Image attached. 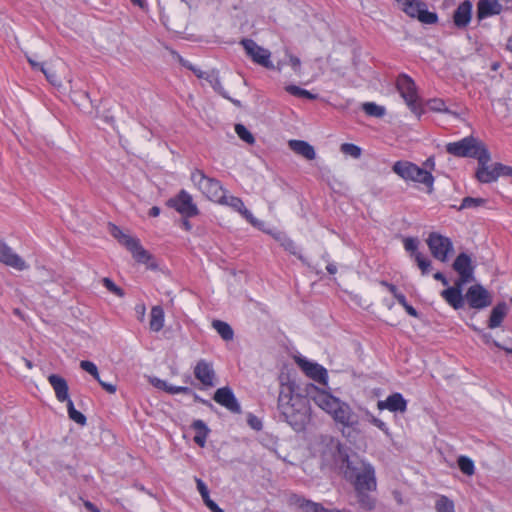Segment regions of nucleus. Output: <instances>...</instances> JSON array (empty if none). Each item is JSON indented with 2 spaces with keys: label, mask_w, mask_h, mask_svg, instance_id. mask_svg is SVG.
Segmentation results:
<instances>
[{
  "label": "nucleus",
  "mask_w": 512,
  "mask_h": 512,
  "mask_svg": "<svg viewBox=\"0 0 512 512\" xmlns=\"http://www.w3.org/2000/svg\"><path fill=\"white\" fill-rule=\"evenodd\" d=\"M341 152L344 154H348L353 158H359L362 154V149L360 146L354 143H343L340 148Z\"/></svg>",
  "instance_id": "obj_47"
},
{
  "label": "nucleus",
  "mask_w": 512,
  "mask_h": 512,
  "mask_svg": "<svg viewBox=\"0 0 512 512\" xmlns=\"http://www.w3.org/2000/svg\"><path fill=\"white\" fill-rule=\"evenodd\" d=\"M213 400L226 408L228 411L234 414L241 413V405L239 400L237 399L233 389L230 386H223L218 388L214 395Z\"/></svg>",
  "instance_id": "obj_15"
},
{
  "label": "nucleus",
  "mask_w": 512,
  "mask_h": 512,
  "mask_svg": "<svg viewBox=\"0 0 512 512\" xmlns=\"http://www.w3.org/2000/svg\"><path fill=\"white\" fill-rule=\"evenodd\" d=\"M458 466L465 475L471 476L474 474L475 466L474 462L470 458L466 456L459 457Z\"/></svg>",
  "instance_id": "obj_46"
},
{
  "label": "nucleus",
  "mask_w": 512,
  "mask_h": 512,
  "mask_svg": "<svg viewBox=\"0 0 512 512\" xmlns=\"http://www.w3.org/2000/svg\"><path fill=\"white\" fill-rule=\"evenodd\" d=\"M166 206L175 209L184 218H193L200 213L192 195L185 189H181L175 196L169 198Z\"/></svg>",
  "instance_id": "obj_9"
},
{
  "label": "nucleus",
  "mask_w": 512,
  "mask_h": 512,
  "mask_svg": "<svg viewBox=\"0 0 512 512\" xmlns=\"http://www.w3.org/2000/svg\"><path fill=\"white\" fill-rule=\"evenodd\" d=\"M469 306L473 309H483L491 305L492 296L490 292L480 284L470 286L463 297Z\"/></svg>",
  "instance_id": "obj_13"
},
{
  "label": "nucleus",
  "mask_w": 512,
  "mask_h": 512,
  "mask_svg": "<svg viewBox=\"0 0 512 512\" xmlns=\"http://www.w3.org/2000/svg\"><path fill=\"white\" fill-rule=\"evenodd\" d=\"M502 9L498 0H480L478 3V17L486 18L499 14Z\"/></svg>",
  "instance_id": "obj_26"
},
{
  "label": "nucleus",
  "mask_w": 512,
  "mask_h": 512,
  "mask_svg": "<svg viewBox=\"0 0 512 512\" xmlns=\"http://www.w3.org/2000/svg\"><path fill=\"white\" fill-rule=\"evenodd\" d=\"M507 313V307L504 303L496 305L490 315L489 319V327L490 328H497L501 325L504 317Z\"/></svg>",
  "instance_id": "obj_34"
},
{
  "label": "nucleus",
  "mask_w": 512,
  "mask_h": 512,
  "mask_svg": "<svg viewBox=\"0 0 512 512\" xmlns=\"http://www.w3.org/2000/svg\"><path fill=\"white\" fill-rule=\"evenodd\" d=\"M83 503L85 508L90 512H102L94 503L89 500H85Z\"/></svg>",
  "instance_id": "obj_64"
},
{
  "label": "nucleus",
  "mask_w": 512,
  "mask_h": 512,
  "mask_svg": "<svg viewBox=\"0 0 512 512\" xmlns=\"http://www.w3.org/2000/svg\"><path fill=\"white\" fill-rule=\"evenodd\" d=\"M288 144L290 149L307 160H314L316 158V151L309 142L305 140L292 139Z\"/></svg>",
  "instance_id": "obj_23"
},
{
  "label": "nucleus",
  "mask_w": 512,
  "mask_h": 512,
  "mask_svg": "<svg viewBox=\"0 0 512 512\" xmlns=\"http://www.w3.org/2000/svg\"><path fill=\"white\" fill-rule=\"evenodd\" d=\"M282 246L285 251L289 252L291 255L297 257L301 261V263L313 271L315 274L322 276L323 271L318 269L317 266L312 265L308 259L302 254L301 249L296 245V243L291 238H286L282 242Z\"/></svg>",
  "instance_id": "obj_21"
},
{
  "label": "nucleus",
  "mask_w": 512,
  "mask_h": 512,
  "mask_svg": "<svg viewBox=\"0 0 512 512\" xmlns=\"http://www.w3.org/2000/svg\"><path fill=\"white\" fill-rule=\"evenodd\" d=\"M430 108L436 111H448L446 104L443 100L433 99L429 102Z\"/></svg>",
  "instance_id": "obj_54"
},
{
  "label": "nucleus",
  "mask_w": 512,
  "mask_h": 512,
  "mask_svg": "<svg viewBox=\"0 0 512 512\" xmlns=\"http://www.w3.org/2000/svg\"><path fill=\"white\" fill-rule=\"evenodd\" d=\"M26 59L33 71H41L42 73H46V66L44 62H37L29 55H26Z\"/></svg>",
  "instance_id": "obj_52"
},
{
  "label": "nucleus",
  "mask_w": 512,
  "mask_h": 512,
  "mask_svg": "<svg viewBox=\"0 0 512 512\" xmlns=\"http://www.w3.org/2000/svg\"><path fill=\"white\" fill-rule=\"evenodd\" d=\"M151 384H152L155 388H157V389H159V390H162V391H164V392H166V389H167V387H168V385H169V383H168L166 380H163V379L158 378V377H154V378H152V379H151Z\"/></svg>",
  "instance_id": "obj_55"
},
{
  "label": "nucleus",
  "mask_w": 512,
  "mask_h": 512,
  "mask_svg": "<svg viewBox=\"0 0 512 512\" xmlns=\"http://www.w3.org/2000/svg\"><path fill=\"white\" fill-rule=\"evenodd\" d=\"M415 19L420 21L422 24L433 25L438 22V15L436 12L430 11L427 4L423 1L422 4H420V8Z\"/></svg>",
  "instance_id": "obj_31"
},
{
  "label": "nucleus",
  "mask_w": 512,
  "mask_h": 512,
  "mask_svg": "<svg viewBox=\"0 0 512 512\" xmlns=\"http://www.w3.org/2000/svg\"><path fill=\"white\" fill-rule=\"evenodd\" d=\"M402 307L405 309L406 313L409 316L414 318H420L421 314L419 313V311L416 308H414L409 302H407Z\"/></svg>",
  "instance_id": "obj_60"
},
{
  "label": "nucleus",
  "mask_w": 512,
  "mask_h": 512,
  "mask_svg": "<svg viewBox=\"0 0 512 512\" xmlns=\"http://www.w3.org/2000/svg\"><path fill=\"white\" fill-rule=\"evenodd\" d=\"M433 278L440 281L444 286H448V275L445 273L438 271L433 274Z\"/></svg>",
  "instance_id": "obj_62"
},
{
  "label": "nucleus",
  "mask_w": 512,
  "mask_h": 512,
  "mask_svg": "<svg viewBox=\"0 0 512 512\" xmlns=\"http://www.w3.org/2000/svg\"><path fill=\"white\" fill-rule=\"evenodd\" d=\"M205 80L210 84V86L217 94H219L221 97H227V91L224 89L221 83V78L217 69H212L210 72H207Z\"/></svg>",
  "instance_id": "obj_32"
},
{
  "label": "nucleus",
  "mask_w": 512,
  "mask_h": 512,
  "mask_svg": "<svg viewBox=\"0 0 512 512\" xmlns=\"http://www.w3.org/2000/svg\"><path fill=\"white\" fill-rule=\"evenodd\" d=\"M219 204L230 206L239 213H241L242 210L246 207L240 197L233 195L227 196V194H225V202H220Z\"/></svg>",
  "instance_id": "obj_45"
},
{
  "label": "nucleus",
  "mask_w": 512,
  "mask_h": 512,
  "mask_svg": "<svg viewBox=\"0 0 512 512\" xmlns=\"http://www.w3.org/2000/svg\"><path fill=\"white\" fill-rule=\"evenodd\" d=\"M247 423L255 431H260L263 428L262 420L252 413L248 414Z\"/></svg>",
  "instance_id": "obj_51"
},
{
  "label": "nucleus",
  "mask_w": 512,
  "mask_h": 512,
  "mask_svg": "<svg viewBox=\"0 0 512 512\" xmlns=\"http://www.w3.org/2000/svg\"><path fill=\"white\" fill-rule=\"evenodd\" d=\"M124 247L131 253L137 263L146 265L147 269L152 271L158 269V263L154 255L143 247L137 237H126Z\"/></svg>",
  "instance_id": "obj_10"
},
{
  "label": "nucleus",
  "mask_w": 512,
  "mask_h": 512,
  "mask_svg": "<svg viewBox=\"0 0 512 512\" xmlns=\"http://www.w3.org/2000/svg\"><path fill=\"white\" fill-rule=\"evenodd\" d=\"M278 410L291 428L296 432L304 431L308 423V407L300 394L294 393L293 384H287L280 390Z\"/></svg>",
  "instance_id": "obj_2"
},
{
  "label": "nucleus",
  "mask_w": 512,
  "mask_h": 512,
  "mask_svg": "<svg viewBox=\"0 0 512 512\" xmlns=\"http://www.w3.org/2000/svg\"><path fill=\"white\" fill-rule=\"evenodd\" d=\"M362 108L365 114L370 117L381 118L386 114V108L375 102H365Z\"/></svg>",
  "instance_id": "obj_37"
},
{
  "label": "nucleus",
  "mask_w": 512,
  "mask_h": 512,
  "mask_svg": "<svg viewBox=\"0 0 512 512\" xmlns=\"http://www.w3.org/2000/svg\"><path fill=\"white\" fill-rule=\"evenodd\" d=\"M235 132L238 135V137L245 143L250 144V145L255 143L254 135L251 133V131L245 125L236 124Z\"/></svg>",
  "instance_id": "obj_40"
},
{
  "label": "nucleus",
  "mask_w": 512,
  "mask_h": 512,
  "mask_svg": "<svg viewBox=\"0 0 512 512\" xmlns=\"http://www.w3.org/2000/svg\"><path fill=\"white\" fill-rule=\"evenodd\" d=\"M48 382L52 386L55 396L59 402H67L70 400L69 386L67 380L58 374H50Z\"/></svg>",
  "instance_id": "obj_20"
},
{
  "label": "nucleus",
  "mask_w": 512,
  "mask_h": 512,
  "mask_svg": "<svg viewBox=\"0 0 512 512\" xmlns=\"http://www.w3.org/2000/svg\"><path fill=\"white\" fill-rule=\"evenodd\" d=\"M285 90L295 96V97H299V98H305V99H308V100H315L317 98V95L310 92L309 90L307 89H304L300 86H297L295 84H289L285 87Z\"/></svg>",
  "instance_id": "obj_36"
},
{
  "label": "nucleus",
  "mask_w": 512,
  "mask_h": 512,
  "mask_svg": "<svg viewBox=\"0 0 512 512\" xmlns=\"http://www.w3.org/2000/svg\"><path fill=\"white\" fill-rule=\"evenodd\" d=\"M379 410H388L393 413H404L408 408V401L402 393L394 392L387 396L385 400H380L377 403Z\"/></svg>",
  "instance_id": "obj_18"
},
{
  "label": "nucleus",
  "mask_w": 512,
  "mask_h": 512,
  "mask_svg": "<svg viewBox=\"0 0 512 512\" xmlns=\"http://www.w3.org/2000/svg\"><path fill=\"white\" fill-rule=\"evenodd\" d=\"M66 404H67V412H68V416H69V418H70L72 421H74L75 423H77V424H79V425H81V426L86 425V423H87V418H86V416H85L82 412L78 411V410L75 408V406H74V403H73L72 399L68 400V401L66 402Z\"/></svg>",
  "instance_id": "obj_38"
},
{
  "label": "nucleus",
  "mask_w": 512,
  "mask_h": 512,
  "mask_svg": "<svg viewBox=\"0 0 512 512\" xmlns=\"http://www.w3.org/2000/svg\"><path fill=\"white\" fill-rule=\"evenodd\" d=\"M191 426L196 432L193 438L194 442L201 448L205 447L210 428L201 419L194 420Z\"/></svg>",
  "instance_id": "obj_27"
},
{
  "label": "nucleus",
  "mask_w": 512,
  "mask_h": 512,
  "mask_svg": "<svg viewBox=\"0 0 512 512\" xmlns=\"http://www.w3.org/2000/svg\"><path fill=\"white\" fill-rule=\"evenodd\" d=\"M99 385L105 390L107 391L108 393H115L116 392V385L115 384H112V383H108V382H105L101 379V377H99V380H96Z\"/></svg>",
  "instance_id": "obj_59"
},
{
  "label": "nucleus",
  "mask_w": 512,
  "mask_h": 512,
  "mask_svg": "<svg viewBox=\"0 0 512 512\" xmlns=\"http://www.w3.org/2000/svg\"><path fill=\"white\" fill-rule=\"evenodd\" d=\"M295 503L303 512H351L345 509H327L321 503L306 499L303 496L295 495Z\"/></svg>",
  "instance_id": "obj_22"
},
{
  "label": "nucleus",
  "mask_w": 512,
  "mask_h": 512,
  "mask_svg": "<svg viewBox=\"0 0 512 512\" xmlns=\"http://www.w3.org/2000/svg\"><path fill=\"white\" fill-rule=\"evenodd\" d=\"M240 44L254 63L266 69H274V64L271 61V52L268 49L259 46L253 39L248 38L242 39Z\"/></svg>",
  "instance_id": "obj_11"
},
{
  "label": "nucleus",
  "mask_w": 512,
  "mask_h": 512,
  "mask_svg": "<svg viewBox=\"0 0 512 512\" xmlns=\"http://www.w3.org/2000/svg\"><path fill=\"white\" fill-rule=\"evenodd\" d=\"M415 19L420 21L422 24L433 25L438 22V15L436 12L430 11L427 4L423 1L422 4H420V8Z\"/></svg>",
  "instance_id": "obj_30"
},
{
  "label": "nucleus",
  "mask_w": 512,
  "mask_h": 512,
  "mask_svg": "<svg viewBox=\"0 0 512 512\" xmlns=\"http://www.w3.org/2000/svg\"><path fill=\"white\" fill-rule=\"evenodd\" d=\"M212 327L224 341H230L234 338V331L229 323L216 319L213 320Z\"/></svg>",
  "instance_id": "obj_33"
},
{
  "label": "nucleus",
  "mask_w": 512,
  "mask_h": 512,
  "mask_svg": "<svg viewBox=\"0 0 512 512\" xmlns=\"http://www.w3.org/2000/svg\"><path fill=\"white\" fill-rule=\"evenodd\" d=\"M417 263L418 268L421 270L423 276L428 275L431 272L432 265L431 260L426 257L423 253H417L414 259Z\"/></svg>",
  "instance_id": "obj_42"
},
{
  "label": "nucleus",
  "mask_w": 512,
  "mask_h": 512,
  "mask_svg": "<svg viewBox=\"0 0 512 512\" xmlns=\"http://www.w3.org/2000/svg\"><path fill=\"white\" fill-rule=\"evenodd\" d=\"M438 512H448V496L442 495L436 503Z\"/></svg>",
  "instance_id": "obj_56"
},
{
  "label": "nucleus",
  "mask_w": 512,
  "mask_h": 512,
  "mask_svg": "<svg viewBox=\"0 0 512 512\" xmlns=\"http://www.w3.org/2000/svg\"><path fill=\"white\" fill-rule=\"evenodd\" d=\"M486 200L483 198H472V197H466L462 200V203L460 206L452 205L453 208H456L457 210H463V209H469V208H476L485 205Z\"/></svg>",
  "instance_id": "obj_41"
},
{
  "label": "nucleus",
  "mask_w": 512,
  "mask_h": 512,
  "mask_svg": "<svg viewBox=\"0 0 512 512\" xmlns=\"http://www.w3.org/2000/svg\"><path fill=\"white\" fill-rule=\"evenodd\" d=\"M297 363L307 377L319 383L320 385L328 386V371L323 365L311 361L305 357L298 358Z\"/></svg>",
  "instance_id": "obj_14"
},
{
  "label": "nucleus",
  "mask_w": 512,
  "mask_h": 512,
  "mask_svg": "<svg viewBox=\"0 0 512 512\" xmlns=\"http://www.w3.org/2000/svg\"><path fill=\"white\" fill-rule=\"evenodd\" d=\"M478 160V169L476 171V178L481 183H490L498 179L504 173L505 166L500 163L490 164L491 156L485 148L476 157Z\"/></svg>",
  "instance_id": "obj_8"
},
{
  "label": "nucleus",
  "mask_w": 512,
  "mask_h": 512,
  "mask_svg": "<svg viewBox=\"0 0 512 512\" xmlns=\"http://www.w3.org/2000/svg\"><path fill=\"white\" fill-rule=\"evenodd\" d=\"M452 268L458 274L459 279L454 286H450V305L458 309L464 306L461 286L473 279V260L470 255L461 253L454 260Z\"/></svg>",
  "instance_id": "obj_4"
},
{
  "label": "nucleus",
  "mask_w": 512,
  "mask_h": 512,
  "mask_svg": "<svg viewBox=\"0 0 512 512\" xmlns=\"http://www.w3.org/2000/svg\"><path fill=\"white\" fill-rule=\"evenodd\" d=\"M0 262L18 271L28 268L25 260L15 253L4 240H0Z\"/></svg>",
  "instance_id": "obj_17"
},
{
  "label": "nucleus",
  "mask_w": 512,
  "mask_h": 512,
  "mask_svg": "<svg viewBox=\"0 0 512 512\" xmlns=\"http://www.w3.org/2000/svg\"><path fill=\"white\" fill-rule=\"evenodd\" d=\"M396 88L409 109L420 117L424 113V108L413 78L406 73H400L396 78Z\"/></svg>",
  "instance_id": "obj_6"
},
{
  "label": "nucleus",
  "mask_w": 512,
  "mask_h": 512,
  "mask_svg": "<svg viewBox=\"0 0 512 512\" xmlns=\"http://www.w3.org/2000/svg\"><path fill=\"white\" fill-rule=\"evenodd\" d=\"M112 235L124 246L126 237H132L131 235L125 234L118 226L112 224Z\"/></svg>",
  "instance_id": "obj_53"
},
{
  "label": "nucleus",
  "mask_w": 512,
  "mask_h": 512,
  "mask_svg": "<svg viewBox=\"0 0 512 512\" xmlns=\"http://www.w3.org/2000/svg\"><path fill=\"white\" fill-rule=\"evenodd\" d=\"M392 170L405 181L421 183L427 187L433 186L434 177L432 173L413 162L405 160L396 161L392 166Z\"/></svg>",
  "instance_id": "obj_7"
},
{
  "label": "nucleus",
  "mask_w": 512,
  "mask_h": 512,
  "mask_svg": "<svg viewBox=\"0 0 512 512\" xmlns=\"http://www.w3.org/2000/svg\"><path fill=\"white\" fill-rule=\"evenodd\" d=\"M196 487L200 493L204 504L209 508L211 512H224V510L210 498V491L207 484L200 478H196Z\"/></svg>",
  "instance_id": "obj_25"
},
{
  "label": "nucleus",
  "mask_w": 512,
  "mask_h": 512,
  "mask_svg": "<svg viewBox=\"0 0 512 512\" xmlns=\"http://www.w3.org/2000/svg\"><path fill=\"white\" fill-rule=\"evenodd\" d=\"M194 376L203 386H214L216 374L211 362L205 359L198 360L194 367Z\"/></svg>",
  "instance_id": "obj_19"
},
{
  "label": "nucleus",
  "mask_w": 512,
  "mask_h": 512,
  "mask_svg": "<svg viewBox=\"0 0 512 512\" xmlns=\"http://www.w3.org/2000/svg\"><path fill=\"white\" fill-rule=\"evenodd\" d=\"M240 214L253 226H256L258 224V220L254 217L253 213L246 207L242 210Z\"/></svg>",
  "instance_id": "obj_57"
},
{
  "label": "nucleus",
  "mask_w": 512,
  "mask_h": 512,
  "mask_svg": "<svg viewBox=\"0 0 512 512\" xmlns=\"http://www.w3.org/2000/svg\"><path fill=\"white\" fill-rule=\"evenodd\" d=\"M289 64L294 72H298L301 67L300 58L295 55H289Z\"/></svg>",
  "instance_id": "obj_61"
},
{
  "label": "nucleus",
  "mask_w": 512,
  "mask_h": 512,
  "mask_svg": "<svg viewBox=\"0 0 512 512\" xmlns=\"http://www.w3.org/2000/svg\"><path fill=\"white\" fill-rule=\"evenodd\" d=\"M103 286L111 293L115 294L116 296L123 297L124 296V290L119 287L111 278L104 277L102 279Z\"/></svg>",
  "instance_id": "obj_48"
},
{
  "label": "nucleus",
  "mask_w": 512,
  "mask_h": 512,
  "mask_svg": "<svg viewBox=\"0 0 512 512\" xmlns=\"http://www.w3.org/2000/svg\"><path fill=\"white\" fill-rule=\"evenodd\" d=\"M405 250L409 253L410 257L416 258L419 251V240L416 237H406L403 241Z\"/></svg>",
  "instance_id": "obj_43"
},
{
  "label": "nucleus",
  "mask_w": 512,
  "mask_h": 512,
  "mask_svg": "<svg viewBox=\"0 0 512 512\" xmlns=\"http://www.w3.org/2000/svg\"><path fill=\"white\" fill-rule=\"evenodd\" d=\"M313 390L312 399L315 404L331 415L336 423L343 427H353L357 424V417L348 403L317 386L313 385Z\"/></svg>",
  "instance_id": "obj_3"
},
{
  "label": "nucleus",
  "mask_w": 512,
  "mask_h": 512,
  "mask_svg": "<svg viewBox=\"0 0 512 512\" xmlns=\"http://www.w3.org/2000/svg\"><path fill=\"white\" fill-rule=\"evenodd\" d=\"M191 180L209 200L218 204L225 202V194L228 191L220 180L207 176L203 170L198 168L191 172Z\"/></svg>",
  "instance_id": "obj_5"
},
{
  "label": "nucleus",
  "mask_w": 512,
  "mask_h": 512,
  "mask_svg": "<svg viewBox=\"0 0 512 512\" xmlns=\"http://www.w3.org/2000/svg\"><path fill=\"white\" fill-rule=\"evenodd\" d=\"M369 422L378 429H380L386 436H391L390 429L383 420L372 415Z\"/></svg>",
  "instance_id": "obj_50"
},
{
  "label": "nucleus",
  "mask_w": 512,
  "mask_h": 512,
  "mask_svg": "<svg viewBox=\"0 0 512 512\" xmlns=\"http://www.w3.org/2000/svg\"><path fill=\"white\" fill-rule=\"evenodd\" d=\"M165 325V312L164 309L159 306H153L150 312V330L153 332H159Z\"/></svg>",
  "instance_id": "obj_28"
},
{
  "label": "nucleus",
  "mask_w": 512,
  "mask_h": 512,
  "mask_svg": "<svg viewBox=\"0 0 512 512\" xmlns=\"http://www.w3.org/2000/svg\"><path fill=\"white\" fill-rule=\"evenodd\" d=\"M180 394L189 395L193 398L195 403H200L205 405L206 407L210 408L211 410L214 409V405L211 403V401L204 399L199 394H197L191 387L188 386H182Z\"/></svg>",
  "instance_id": "obj_39"
},
{
  "label": "nucleus",
  "mask_w": 512,
  "mask_h": 512,
  "mask_svg": "<svg viewBox=\"0 0 512 512\" xmlns=\"http://www.w3.org/2000/svg\"><path fill=\"white\" fill-rule=\"evenodd\" d=\"M427 245L434 258L442 262L448 260V237L437 232H431L427 239Z\"/></svg>",
  "instance_id": "obj_16"
},
{
  "label": "nucleus",
  "mask_w": 512,
  "mask_h": 512,
  "mask_svg": "<svg viewBox=\"0 0 512 512\" xmlns=\"http://www.w3.org/2000/svg\"><path fill=\"white\" fill-rule=\"evenodd\" d=\"M472 15V4L470 1H464L461 3L457 10L454 13L453 19L454 23L458 27L466 26L470 20Z\"/></svg>",
  "instance_id": "obj_24"
},
{
  "label": "nucleus",
  "mask_w": 512,
  "mask_h": 512,
  "mask_svg": "<svg viewBox=\"0 0 512 512\" xmlns=\"http://www.w3.org/2000/svg\"><path fill=\"white\" fill-rule=\"evenodd\" d=\"M402 6V10L409 17L415 18L418 10L420 8V4H422V0H396Z\"/></svg>",
  "instance_id": "obj_35"
},
{
  "label": "nucleus",
  "mask_w": 512,
  "mask_h": 512,
  "mask_svg": "<svg viewBox=\"0 0 512 512\" xmlns=\"http://www.w3.org/2000/svg\"><path fill=\"white\" fill-rule=\"evenodd\" d=\"M327 447L334 464L342 471L344 478L353 483L355 491L377 489L375 469L370 463H363V470L359 471L350 459L348 448L344 444L331 439Z\"/></svg>",
  "instance_id": "obj_1"
},
{
  "label": "nucleus",
  "mask_w": 512,
  "mask_h": 512,
  "mask_svg": "<svg viewBox=\"0 0 512 512\" xmlns=\"http://www.w3.org/2000/svg\"><path fill=\"white\" fill-rule=\"evenodd\" d=\"M486 147L473 137H465L460 141L450 143V154L458 157L476 158Z\"/></svg>",
  "instance_id": "obj_12"
},
{
  "label": "nucleus",
  "mask_w": 512,
  "mask_h": 512,
  "mask_svg": "<svg viewBox=\"0 0 512 512\" xmlns=\"http://www.w3.org/2000/svg\"><path fill=\"white\" fill-rule=\"evenodd\" d=\"M179 64L190 70L198 79H205L207 72L202 71L199 67L191 63L189 60L179 55Z\"/></svg>",
  "instance_id": "obj_44"
},
{
  "label": "nucleus",
  "mask_w": 512,
  "mask_h": 512,
  "mask_svg": "<svg viewBox=\"0 0 512 512\" xmlns=\"http://www.w3.org/2000/svg\"><path fill=\"white\" fill-rule=\"evenodd\" d=\"M379 284L383 287H385L393 296L399 292V289L397 286L387 280H380Z\"/></svg>",
  "instance_id": "obj_58"
},
{
  "label": "nucleus",
  "mask_w": 512,
  "mask_h": 512,
  "mask_svg": "<svg viewBox=\"0 0 512 512\" xmlns=\"http://www.w3.org/2000/svg\"><path fill=\"white\" fill-rule=\"evenodd\" d=\"M181 387L182 386H176V385H172V384L169 383V385H168V387L166 389V393H168L170 395L180 394Z\"/></svg>",
  "instance_id": "obj_63"
},
{
  "label": "nucleus",
  "mask_w": 512,
  "mask_h": 512,
  "mask_svg": "<svg viewBox=\"0 0 512 512\" xmlns=\"http://www.w3.org/2000/svg\"><path fill=\"white\" fill-rule=\"evenodd\" d=\"M369 492V490L355 491L360 509L367 512L374 510L377 503L376 497L369 494Z\"/></svg>",
  "instance_id": "obj_29"
},
{
  "label": "nucleus",
  "mask_w": 512,
  "mask_h": 512,
  "mask_svg": "<svg viewBox=\"0 0 512 512\" xmlns=\"http://www.w3.org/2000/svg\"><path fill=\"white\" fill-rule=\"evenodd\" d=\"M80 368L89 373L95 380H99L100 374L97 365L90 360L80 361Z\"/></svg>",
  "instance_id": "obj_49"
}]
</instances>
